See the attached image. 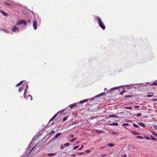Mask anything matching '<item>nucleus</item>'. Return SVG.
Segmentation results:
<instances>
[{"mask_svg":"<svg viewBox=\"0 0 157 157\" xmlns=\"http://www.w3.org/2000/svg\"><path fill=\"white\" fill-rule=\"evenodd\" d=\"M106 156V155L105 154H102V155H101V156L102 157H103V156Z\"/></svg>","mask_w":157,"mask_h":157,"instance_id":"6e6d98bb","label":"nucleus"},{"mask_svg":"<svg viewBox=\"0 0 157 157\" xmlns=\"http://www.w3.org/2000/svg\"><path fill=\"white\" fill-rule=\"evenodd\" d=\"M23 82V80L21 81L20 82L17 84L16 85V86L18 87V86H20L22 84V83Z\"/></svg>","mask_w":157,"mask_h":157,"instance_id":"f3484780","label":"nucleus"},{"mask_svg":"<svg viewBox=\"0 0 157 157\" xmlns=\"http://www.w3.org/2000/svg\"><path fill=\"white\" fill-rule=\"evenodd\" d=\"M61 134V133H57L56 135H55L54 136V138L55 139L57 138H58L60 136Z\"/></svg>","mask_w":157,"mask_h":157,"instance_id":"dca6fc26","label":"nucleus"},{"mask_svg":"<svg viewBox=\"0 0 157 157\" xmlns=\"http://www.w3.org/2000/svg\"><path fill=\"white\" fill-rule=\"evenodd\" d=\"M133 125L135 127H136V128H138V127H139V126L137 125L135 123H133Z\"/></svg>","mask_w":157,"mask_h":157,"instance_id":"cd10ccee","label":"nucleus"},{"mask_svg":"<svg viewBox=\"0 0 157 157\" xmlns=\"http://www.w3.org/2000/svg\"><path fill=\"white\" fill-rule=\"evenodd\" d=\"M106 88H105V89H104V90H106Z\"/></svg>","mask_w":157,"mask_h":157,"instance_id":"0e129e2a","label":"nucleus"},{"mask_svg":"<svg viewBox=\"0 0 157 157\" xmlns=\"http://www.w3.org/2000/svg\"><path fill=\"white\" fill-rule=\"evenodd\" d=\"M105 94V92H103V93H101L98 95H96L95 97L92 98H91L90 99V100L91 99V101H92L94 100L95 98L102 96Z\"/></svg>","mask_w":157,"mask_h":157,"instance_id":"39448f33","label":"nucleus"},{"mask_svg":"<svg viewBox=\"0 0 157 157\" xmlns=\"http://www.w3.org/2000/svg\"><path fill=\"white\" fill-rule=\"evenodd\" d=\"M72 155L74 157H75L76 156V155L75 154H73Z\"/></svg>","mask_w":157,"mask_h":157,"instance_id":"4d7b16f0","label":"nucleus"},{"mask_svg":"<svg viewBox=\"0 0 157 157\" xmlns=\"http://www.w3.org/2000/svg\"><path fill=\"white\" fill-rule=\"evenodd\" d=\"M71 137H74V135H72L71 136Z\"/></svg>","mask_w":157,"mask_h":157,"instance_id":"e2e57ef3","label":"nucleus"},{"mask_svg":"<svg viewBox=\"0 0 157 157\" xmlns=\"http://www.w3.org/2000/svg\"><path fill=\"white\" fill-rule=\"evenodd\" d=\"M70 145V144L69 143H67L64 144V146H67Z\"/></svg>","mask_w":157,"mask_h":157,"instance_id":"f704fd0d","label":"nucleus"},{"mask_svg":"<svg viewBox=\"0 0 157 157\" xmlns=\"http://www.w3.org/2000/svg\"><path fill=\"white\" fill-rule=\"evenodd\" d=\"M132 96V95H126L124 96V98H130Z\"/></svg>","mask_w":157,"mask_h":157,"instance_id":"72a5a7b5","label":"nucleus"},{"mask_svg":"<svg viewBox=\"0 0 157 157\" xmlns=\"http://www.w3.org/2000/svg\"><path fill=\"white\" fill-rule=\"evenodd\" d=\"M136 138H137L140 139H143V137L140 136H137Z\"/></svg>","mask_w":157,"mask_h":157,"instance_id":"473e14b6","label":"nucleus"},{"mask_svg":"<svg viewBox=\"0 0 157 157\" xmlns=\"http://www.w3.org/2000/svg\"><path fill=\"white\" fill-rule=\"evenodd\" d=\"M112 133L113 134H117V132H112Z\"/></svg>","mask_w":157,"mask_h":157,"instance_id":"680f3d73","label":"nucleus"},{"mask_svg":"<svg viewBox=\"0 0 157 157\" xmlns=\"http://www.w3.org/2000/svg\"><path fill=\"white\" fill-rule=\"evenodd\" d=\"M126 86L127 87H133L134 86V85L133 84H131L130 85H127L126 86L125 85V86Z\"/></svg>","mask_w":157,"mask_h":157,"instance_id":"4be33fe9","label":"nucleus"},{"mask_svg":"<svg viewBox=\"0 0 157 157\" xmlns=\"http://www.w3.org/2000/svg\"><path fill=\"white\" fill-rule=\"evenodd\" d=\"M65 109H63L62 110H61V111H59L58 113H60V114H61L65 111Z\"/></svg>","mask_w":157,"mask_h":157,"instance_id":"aec40b11","label":"nucleus"},{"mask_svg":"<svg viewBox=\"0 0 157 157\" xmlns=\"http://www.w3.org/2000/svg\"><path fill=\"white\" fill-rule=\"evenodd\" d=\"M140 107V106L139 105H135V107H136V108H139Z\"/></svg>","mask_w":157,"mask_h":157,"instance_id":"5fc2aeb1","label":"nucleus"},{"mask_svg":"<svg viewBox=\"0 0 157 157\" xmlns=\"http://www.w3.org/2000/svg\"><path fill=\"white\" fill-rule=\"evenodd\" d=\"M1 12L2 13L3 15L7 17L8 16V14L5 12H4L3 11L1 10Z\"/></svg>","mask_w":157,"mask_h":157,"instance_id":"4468645a","label":"nucleus"},{"mask_svg":"<svg viewBox=\"0 0 157 157\" xmlns=\"http://www.w3.org/2000/svg\"><path fill=\"white\" fill-rule=\"evenodd\" d=\"M60 147H61V149H64V145H60Z\"/></svg>","mask_w":157,"mask_h":157,"instance_id":"58836bf2","label":"nucleus"},{"mask_svg":"<svg viewBox=\"0 0 157 157\" xmlns=\"http://www.w3.org/2000/svg\"><path fill=\"white\" fill-rule=\"evenodd\" d=\"M83 145H82V146H81V147L80 148H79L78 149V150H81L82 149V148H83Z\"/></svg>","mask_w":157,"mask_h":157,"instance_id":"a19ab883","label":"nucleus"},{"mask_svg":"<svg viewBox=\"0 0 157 157\" xmlns=\"http://www.w3.org/2000/svg\"><path fill=\"white\" fill-rule=\"evenodd\" d=\"M25 85L26 86V88H27V89H28L29 88L28 85L27 84H26Z\"/></svg>","mask_w":157,"mask_h":157,"instance_id":"09e8293b","label":"nucleus"},{"mask_svg":"<svg viewBox=\"0 0 157 157\" xmlns=\"http://www.w3.org/2000/svg\"><path fill=\"white\" fill-rule=\"evenodd\" d=\"M90 150L88 149V150H86L85 152H90Z\"/></svg>","mask_w":157,"mask_h":157,"instance_id":"a18cd8bd","label":"nucleus"},{"mask_svg":"<svg viewBox=\"0 0 157 157\" xmlns=\"http://www.w3.org/2000/svg\"><path fill=\"white\" fill-rule=\"evenodd\" d=\"M151 132L153 135L157 137V134L155 133L154 131H152Z\"/></svg>","mask_w":157,"mask_h":157,"instance_id":"5701e85b","label":"nucleus"},{"mask_svg":"<svg viewBox=\"0 0 157 157\" xmlns=\"http://www.w3.org/2000/svg\"><path fill=\"white\" fill-rule=\"evenodd\" d=\"M28 22L29 23H31V21L30 20H28Z\"/></svg>","mask_w":157,"mask_h":157,"instance_id":"052dcab7","label":"nucleus"},{"mask_svg":"<svg viewBox=\"0 0 157 157\" xmlns=\"http://www.w3.org/2000/svg\"><path fill=\"white\" fill-rule=\"evenodd\" d=\"M117 116L114 115H111L109 116V118L117 117Z\"/></svg>","mask_w":157,"mask_h":157,"instance_id":"a211bd4d","label":"nucleus"},{"mask_svg":"<svg viewBox=\"0 0 157 157\" xmlns=\"http://www.w3.org/2000/svg\"><path fill=\"white\" fill-rule=\"evenodd\" d=\"M145 86H146V84H145Z\"/></svg>","mask_w":157,"mask_h":157,"instance_id":"338daca9","label":"nucleus"},{"mask_svg":"<svg viewBox=\"0 0 157 157\" xmlns=\"http://www.w3.org/2000/svg\"><path fill=\"white\" fill-rule=\"evenodd\" d=\"M25 85L23 84V86L21 87L18 90V91L19 93L21 92V91L25 88Z\"/></svg>","mask_w":157,"mask_h":157,"instance_id":"1a4fd4ad","label":"nucleus"},{"mask_svg":"<svg viewBox=\"0 0 157 157\" xmlns=\"http://www.w3.org/2000/svg\"><path fill=\"white\" fill-rule=\"evenodd\" d=\"M131 133L133 135H140V133L138 132L133 131L131 132Z\"/></svg>","mask_w":157,"mask_h":157,"instance_id":"ddd939ff","label":"nucleus"},{"mask_svg":"<svg viewBox=\"0 0 157 157\" xmlns=\"http://www.w3.org/2000/svg\"><path fill=\"white\" fill-rule=\"evenodd\" d=\"M126 156H127V155L125 154H124L123 155L122 157H126Z\"/></svg>","mask_w":157,"mask_h":157,"instance_id":"3c124183","label":"nucleus"},{"mask_svg":"<svg viewBox=\"0 0 157 157\" xmlns=\"http://www.w3.org/2000/svg\"><path fill=\"white\" fill-rule=\"evenodd\" d=\"M156 82V81H155V82H154L151 85H156L157 84V83Z\"/></svg>","mask_w":157,"mask_h":157,"instance_id":"c9c22d12","label":"nucleus"},{"mask_svg":"<svg viewBox=\"0 0 157 157\" xmlns=\"http://www.w3.org/2000/svg\"><path fill=\"white\" fill-rule=\"evenodd\" d=\"M33 26L35 30L37 29V21L36 20H34L33 21Z\"/></svg>","mask_w":157,"mask_h":157,"instance_id":"0eeeda50","label":"nucleus"},{"mask_svg":"<svg viewBox=\"0 0 157 157\" xmlns=\"http://www.w3.org/2000/svg\"><path fill=\"white\" fill-rule=\"evenodd\" d=\"M2 30H3V31H4L5 32H6L8 33V31L7 30H6L4 29H2Z\"/></svg>","mask_w":157,"mask_h":157,"instance_id":"ea45409f","label":"nucleus"},{"mask_svg":"<svg viewBox=\"0 0 157 157\" xmlns=\"http://www.w3.org/2000/svg\"><path fill=\"white\" fill-rule=\"evenodd\" d=\"M156 82H157V80H156Z\"/></svg>","mask_w":157,"mask_h":157,"instance_id":"774afa93","label":"nucleus"},{"mask_svg":"<svg viewBox=\"0 0 157 157\" xmlns=\"http://www.w3.org/2000/svg\"><path fill=\"white\" fill-rule=\"evenodd\" d=\"M76 139V138H74L72 139L70 141L71 142H72L75 141Z\"/></svg>","mask_w":157,"mask_h":157,"instance_id":"c85d7f7f","label":"nucleus"},{"mask_svg":"<svg viewBox=\"0 0 157 157\" xmlns=\"http://www.w3.org/2000/svg\"><path fill=\"white\" fill-rule=\"evenodd\" d=\"M79 147V146H75L74 147V149H76L77 148H78Z\"/></svg>","mask_w":157,"mask_h":157,"instance_id":"c03bdc74","label":"nucleus"},{"mask_svg":"<svg viewBox=\"0 0 157 157\" xmlns=\"http://www.w3.org/2000/svg\"><path fill=\"white\" fill-rule=\"evenodd\" d=\"M3 3L5 4V5H6L8 6H11V4H10V3H6V2H3Z\"/></svg>","mask_w":157,"mask_h":157,"instance_id":"a878e982","label":"nucleus"},{"mask_svg":"<svg viewBox=\"0 0 157 157\" xmlns=\"http://www.w3.org/2000/svg\"><path fill=\"white\" fill-rule=\"evenodd\" d=\"M142 116V114L140 113H137L136 115V117H139L140 116Z\"/></svg>","mask_w":157,"mask_h":157,"instance_id":"b1692460","label":"nucleus"},{"mask_svg":"<svg viewBox=\"0 0 157 157\" xmlns=\"http://www.w3.org/2000/svg\"><path fill=\"white\" fill-rule=\"evenodd\" d=\"M153 101H157V98H155L153 99L152 100Z\"/></svg>","mask_w":157,"mask_h":157,"instance_id":"de8ad7c7","label":"nucleus"},{"mask_svg":"<svg viewBox=\"0 0 157 157\" xmlns=\"http://www.w3.org/2000/svg\"><path fill=\"white\" fill-rule=\"evenodd\" d=\"M79 106V103H78V102H77L69 105V107L72 109L74 108V107H78Z\"/></svg>","mask_w":157,"mask_h":157,"instance_id":"20e7f679","label":"nucleus"},{"mask_svg":"<svg viewBox=\"0 0 157 157\" xmlns=\"http://www.w3.org/2000/svg\"><path fill=\"white\" fill-rule=\"evenodd\" d=\"M84 152H78L77 153V154L79 155H82V154H84Z\"/></svg>","mask_w":157,"mask_h":157,"instance_id":"bb28decb","label":"nucleus"},{"mask_svg":"<svg viewBox=\"0 0 157 157\" xmlns=\"http://www.w3.org/2000/svg\"><path fill=\"white\" fill-rule=\"evenodd\" d=\"M27 97V98H29V97L30 98L31 100H32V96L31 95H28Z\"/></svg>","mask_w":157,"mask_h":157,"instance_id":"4c0bfd02","label":"nucleus"},{"mask_svg":"<svg viewBox=\"0 0 157 157\" xmlns=\"http://www.w3.org/2000/svg\"><path fill=\"white\" fill-rule=\"evenodd\" d=\"M154 128L155 129L157 130V125H155L154 126Z\"/></svg>","mask_w":157,"mask_h":157,"instance_id":"8fccbe9b","label":"nucleus"},{"mask_svg":"<svg viewBox=\"0 0 157 157\" xmlns=\"http://www.w3.org/2000/svg\"><path fill=\"white\" fill-rule=\"evenodd\" d=\"M67 119V117H64L63 120V121H62L63 122H64V121H66Z\"/></svg>","mask_w":157,"mask_h":157,"instance_id":"2f4dec72","label":"nucleus"},{"mask_svg":"<svg viewBox=\"0 0 157 157\" xmlns=\"http://www.w3.org/2000/svg\"><path fill=\"white\" fill-rule=\"evenodd\" d=\"M26 95V93H24L23 96H24V97L25 98H26V97H25Z\"/></svg>","mask_w":157,"mask_h":157,"instance_id":"49530a36","label":"nucleus"},{"mask_svg":"<svg viewBox=\"0 0 157 157\" xmlns=\"http://www.w3.org/2000/svg\"><path fill=\"white\" fill-rule=\"evenodd\" d=\"M109 125H111V126H118V123H117L114 122V123H113L111 124H109Z\"/></svg>","mask_w":157,"mask_h":157,"instance_id":"2eb2a0df","label":"nucleus"},{"mask_svg":"<svg viewBox=\"0 0 157 157\" xmlns=\"http://www.w3.org/2000/svg\"><path fill=\"white\" fill-rule=\"evenodd\" d=\"M107 145L110 147H112L114 146V144L111 143H109L107 144Z\"/></svg>","mask_w":157,"mask_h":157,"instance_id":"393cba45","label":"nucleus"},{"mask_svg":"<svg viewBox=\"0 0 157 157\" xmlns=\"http://www.w3.org/2000/svg\"><path fill=\"white\" fill-rule=\"evenodd\" d=\"M23 24H24L25 26H26L27 25V22L25 20H21V21H18L16 23V24L17 25H22Z\"/></svg>","mask_w":157,"mask_h":157,"instance_id":"7ed1b4c3","label":"nucleus"},{"mask_svg":"<svg viewBox=\"0 0 157 157\" xmlns=\"http://www.w3.org/2000/svg\"><path fill=\"white\" fill-rule=\"evenodd\" d=\"M12 31L13 32H16V31L18 32L19 29L17 27H16L14 25L13 26V28L12 29Z\"/></svg>","mask_w":157,"mask_h":157,"instance_id":"423d86ee","label":"nucleus"},{"mask_svg":"<svg viewBox=\"0 0 157 157\" xmlns=\"http://www.w3.org/2000/svg\"><path fill=\"white\" fill-rule=\"evenodd\" d=\"M88 100H87V99L83 100H82V101H80L78 102V103H79V105L81 103H83L86 102V101H87Z\"/></svg>","mask_w":157,"mask_h":157,"instance_id":"9b49d317","label":"nucleus"},{"mask_svg":"<svg viewBox=\"0 0 157 157\" xmlns=\"http://www.w3.org/2000/svg\"><path fill=\"white\" fill-rule=\"evenodd\" d=\"M29 146L27 150L26 151L27 154L25 155V157H31L32 156V155L34 152V151L33 152V151L34 150H35L36 148V146H34L30 151H29Z\"/></svg>","mask_w":157,"mask_h":157,"instance_id":"f257e3e1","label":"nucleus"},{"mask_svg":"<svg viewBox=\"0 0 157 157\" xmlns=\"http://www.w3.org/2000/svg\"><path fill=\"white\" fill-rule=\"evenodd\" d=\"M139 124L141 126H142L144 128L145 127V124H144L143 123H142V122H140V123Z\"/></svg>","mask_w":157,"mask_h":157,"instance_id":"6ab92c4d","label":"nucleus"},{"mask_svg":"<svg viewBox=\"0 0 157 157\" xmlns=\"http://www.w3.org/2000/svg\"><path fill=\"white\" fill-rule=\"evenodd\" d=\"M58 113H57L56 114H55L53 117H52L54 119L57 116V114Z\"/></svg>","mask_w":157,"mask_h":157,"instance_id":"e433bc0d","label":"nucleus"},{"mask_svg":"<svg viewBox=\"0 0 157 157\" xmlns=\"http://www.w3.org/2000/svg\"><path fill=\"white\" fill-rule=\"evenodd\" d=\"M54 132H55V131L54 130H53L50 133V134H51L54 133Z\"/></svg>","mask_w":157,"mask_h":157,"instance_id":"864d4df0","label":"nucleus"},{"mask_svg":"<svg viewBox=\"0 0 157 157\" xmlns=\"http://www.w3.org/2000/svg\"><path fill=\"white\" fill-rule=\"evenodd\" d=\"M128 125V123H123L122 124V125Z\"/></svg>","mask_w":157,"mask_h":157,"instance_id":"37998d69","label":"nucleus"},{"mask_svg":"<svg viewBox=\"0 0 157 157\" xmlns=\"http://www.w3.org/2000/svg\"><path fill=\"white\" fill-rule=\"evenodd\" d=\"M125 86V85H124V86L121 85V86H119L118 87H114L111 88V91H112L113 90H117V89L119 88L120 87H123V86Z\"/></svg>","mask_w":157,"mask_h":157,"instance_id":"6e6552de","label":"nucleus"},{"mask_svg":"<svg viewBox=\"0 0 157 157\" xmlns=\"http://www.w3.org/2000/svg\"><path fill=\"white\" fill-rule=\"evenodd\" d=\"M151 139L152 140H156V139L152 136H151Z\"/></svg>","mask_w":157,"mask_h":157,"instance_id":"7c9ffc66","label":"nucleus"},{"mask_svg":"<svg viewBox=\"0 0 157 157\" xmlns=\"http://www.w3.org/2000/svg\"><path fill=\"white\" fill-rule=\"evenodd\" d=\"M97 20L98 21V23L99 26L103 29H105V27L101 18L100 17H97Z\"/></svg>","mask_w":157,"mask_h":157,"instance_id":"f03ea898","label":"nucleus"},{"mask_svg":"<svg viewBox=\"0 0 157 157\" xmlns=\"http://www.w3.org/2000/svg\"><path fill=\"white\" fill-rule=\"evenodd\" d=\"M56 154V153H48V155L50 157H52L53 156Z\"/></svg>","mask_w":157,"mask_h":157,"instance_id":"f8f14e48","label":"nucleus"},{"mask_svg":"<svg viewBox=\"0 0 157 157\" xmlns=\"http://www.w3.org/2000/svg\"><path fill=\"white\" fill-rule=\"evenodd\" d=\"M145 138L146 139H147V140H149L150 139V138H149V137H147V136H145Z\"/></svg>","mask_w":157,"mask_h":157,"instance_id":"79ce46f5","label":"nucleus"},{"mask_svg":"<svg viewBox=\"0 0 157 157\" xmlns=\"http://www.w3.org/2000/svg\"><path fill=\"white\" fill-rule=\"evenodd\" d=\"M124 94V93H123V92L121 91V92L119 94L120 95H122L123 94Z\"/></svg>","mask_w":157,"mask_h":157,"instance_id":"603ef678","label":"nucleus"},{"mask_svg":"<svg viewBox=\"0 0 157 157\" xmlns=\"http://www.w3.org/2000/svg\"><path fill=\"white\" fill-rule=\"evenodd\" d=\"M101 148L102 149V148H103V147H101Z\"/></svg>","mask_w":157,"mask_h":157,"instance_id":"69168bd1","label":"nucleus"},{"mask_svg":"<svg viewBox=\"0 0 157 157\" xmlns=\"http://www.w3.org/2000/svg\"><path fill=\"white\" fill-rule=\"evenodd\" d=\"M124 108L125 109H132V106L125 107H124Z\"/></svg>","mask_w":157,"mask_h":157,"instance_id":"412c9836","label":"nucleus"},{"mask_svg":"<svg viewBox=\"0 0 157 157\" xmlns=\"http://www.w3.org/2000/svg\"><path fill=\"white\" fill-rule=\"evenodd\" d=\"M27 88H26V89H25V91H24V93H26V92H27Z\"/></svg>","mask_w":157,"mask_h":157,"instance_id":"13d9d810","label":"nucleus"},{"mask_svg":"<svg viewBox=\"0 0 157 157\" xmlns=\"http://www.w3.org/2000/svg\"><path fill=\"white\" fill-rule=\"evenodd\" d=\"M153 95V94L152 93L151 94H149V95H147L146 96L147 97L150 98V97L152 96Z\"/></svg>","mask_w":157,"mask_h":157,"instance_id":"c756f323","label":"nucleus"},{"mask_svg":"<svg viewBox=\"0 0 157 157\" xmlns=\"http://www.w3.org/2000/svg\"><path fill=\"white\" fill-rule=\"evenodd\" d=\"M54 119L52 117L51 119L49 121V122L48 123V124H47V126H48V127H50V126H51V125H53V123H52V124H50V123L51 122V121L53 120Z\"/></svg>","mask_w":157,"mask_h":157,"instance_id":"9d476101","label":"nucleus"},{"mask_svg":"<svg viewBox=\"0 0 157 157\" xmlns=\"http://www.w3.org/2000/svg\"><path fill=\"white\" fill-rule=\"evenodd\" d=\"M122 91L124 93L126 92L124 90H123Z\"/></svg>","mask_w":157,"mask_h":157,"instance_id":"bf43d9fd","label":"nucleus"}]
</instances>
